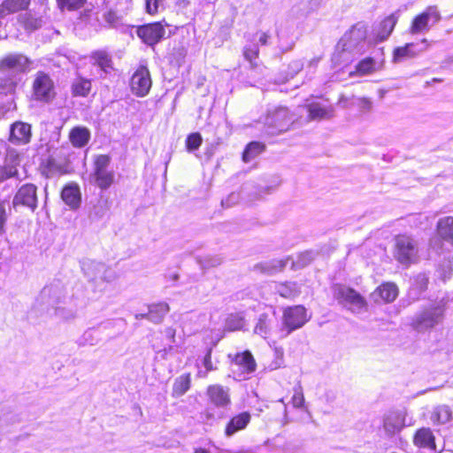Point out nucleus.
I'll use <instances>...</instances> for the list:
<instances>
[{
    "mask_svg": "<svg viewBox=\"0 0 453 453\" xmlns=\"http://www.w3.org/2000/svg\"><path fill=\"white\" fill-rule=\"evenodd\" d=\"M250 419L251 415L248 411H243L234 416L226 426V436L231 437L237 432L245 429L250 422Z\"/></svg>",
    "mask_w": 453,
    "mask_h": 453,
    "instance_id": "nucleus-23",
    "label": "nucleus"
},
{
    "mask_svg": "<svg viewBox=\"0 0 453 453\" xmlns=\"http://www.w3.org/2000/svg\"><path fill=\"white\" fill-rule=\"evenodd\" d=\"M92 177L101 190L108 189L113 183V165L109 155H96L93 160Z\"/></svg>",
    "mask_w": 453,
    "mask_h": 453,
    "instance_id": "nucleus-5",
    "label": "nucleus"
},
{
    "mask_svg": "<svg viewBox=\"0 0 453 453\" xmlns=\"http://www.w3.org/2000/svg\"><path fill=\"white\" fill-rule=\"evenodd\" d=\"M264 150L265 145L263 143L259 142H251L246 146L242 153V160L245 163H249L262 153Z\"/></svg>",
    "mask_w": 453,
    "mask_h": 453,
    "instance_id": "nucleus-36",
    "label": "nucleus"
},
{
    "mask_svg": "<svg viewBox=\"0 0 453 453\" xmlns=\"http://www.w3.org/2000/svg\"><path fill=\"white\" fill-rule=\"evenodd\" d=\"M61 8L67 10H76L83 6L86 0H58Z\"/></svg>",
    "mask_w": 453,
    "mask_h": 453,
    "instance_id": "nucleus-51",
    "label": "nucleus"
},
{
    "mask_svg": "<svg viewBox=\"0 0 453 453\" xmlns=\"http://www.w3.org/2000/svg\"><path fill=\"white\" fill-rule=\"evenodd\" d=\"M164 0H146V10L150 14L157 12L158 6Z\"/></svg>",
    "mask_w": 453,
    "mask_h": 453,
    "instance_id": "nucleus-56",
    "label": "nucleus"
},
{
    "mask_svg": "<svg viewBox=\"0 0 453 453\" xmlns=\"http://www.w3.org/2000/svg\"><path fill=\"white\" fill-rule=\"evenodd\" d=\"M12 206H24L34 211L37 207L36 186L30 183L22 185L13 197Z\"/></svg>",
    "mask_w": 453,
    "mask_h": 453,
    "instance_id": "nucleus-17",
    "label": "nucleus"
},
{
    "mask_svg": "<svg viewBox=\"0 0 453 453\" xmlns=\"http://www.w3.org/2000/svg\"><path fill=\"white\" fill-rule=\"evenodd\" d=\"M443 318V308L441 305L431 306L415 316L412 326L418 332L428 330L438 325Z\"/></svg>",
    "mask_w": 453,
    "mask_h": 453,
    "instance_id": "nucleus-9",
    "label": "nucleus"
},
{
    "mask_svg": "<svg viewBox=\"0 0 453 453\" xmlns=\"http://www.w3.org/2000/svg\"><path fill=\"white\" fill-rule=\"evenodd\" d=\"M275 323L276 319L274 317V313L271 315L267 313H262L259 315L254 327V334L261 336L264 339H268L272 334Z\"/></svg>",
    "mask_w": 453,
    "mask_h": 453,
    "instance_id": "nucleus-25",
    "label": "nucleus"
},
{
    "mask_svg": "<svg viewBox=\"0 0 453 453\" xmlns=\"http://www.w3.org/2000/svg\"><path fill=\"white\" fill-rule=\"evenodd\" d=\"M69 140L75 148H83L90 140V131L85 127H74L69 133Z\"/></svg>",
    "mask_w": 453,
    "mask_h": 453,
    "instance_id": "nucleus-27",
    "label": "nucleus"
},
{
    "mask_svg": "<svg viewBox=\"0 0 453 453\" xmlns=\"http://www.w3.org/2000/svg\"><path fill=\"white\" fill-rule=\"evenodd\" d=\"M61 198L72 210L79 208L81 203L80 187L75 183L67 184L62 189Z\"/></svg>",
    "mask_w": 453,
    "mask_h": 453,
    "instance_id": "nucleus-22",
    "label": "nucleus"
},
{
    "mask_svg": "<svg viewBox=\"0 0 453 453\" xmlns=\"http://www.w3.org/2000/svg\"><path fill=\"white\" fill-rule=\"evenodd\" d=\"M288 260H273L269 264L263 265L262 267L265 272L273 273L282 270L288 263Z\"/></svg>",
    "mask_w": 453,
    "mask_h": 453,
    "instance_id": "nucleus-49",
    "label": "nucleus"
},
{
    "mask_svg": "<svg viewBox=\"0 0 453 453\" xmlns=\"http://www.w3.org/2000/svg\"><path fill=\"white\" fill-rule=\"evenodd\" d=\"M55 86L49 74L38 72L33 81V96L37 101L50 102L55 97Z\"/></svg>",
    "mask_w": 453,
    "mask_h": 453,
    "instance_id": "nucleus-11",
    "label": "nucleus"
},
{
    "mask_svg": "<svg viewBox=\"0 0 453 453\" xmlns=\"http://www.w3.org/2000/svg\"><path fill=\"white\" fill-rule=\"evenodd\" d=\"M438 236L431 239L430 248L436 253L443 251L442 241L453 246V217L448 216L439 219L437 223Z\"/></svg>",
    "mask_w": 453,
    "mask_h": 453,
    "instance_id": "nucleus-13",
    "label": "nucleus"
},
{
    "mask_svg": "<svg viewBox=\"0 0 453 453\" xmlns=\"http://www.w3.org/2000/svg\"><path fill=\"white\" fill-rule=\"evenodd\" d=\"M296 18L291 12L290 16L277 28L278 46L283 52L292 50L298 38L296 32Z\"/></svg>",
    "mask_w": 453,
    "mask_h": 453,
    "instance_id": "nucleus-10",
    "label": "nucleus"
},
{
    "mask_svg": "<svg viewBox=\"0 0 453 453\" xmlns=\"http://www.w3.org/2000/svg\"><path fill=\"white\" fill-rule=\"evenodd\" d=\"M334 297L353 313L361 312L367 305L365 299L358 292L344 285L334 287Z\"/></svg>",
    "mask_w": 453,
    "mask_h": 453,
    "instance_id": "nucleus-7",
    "label": "nucleus"
},
{
    "mask_svg": "<svg viewBox=\"0 0 453 453\" xmlns=\"http://www.w3.org/2000/svg\"><path fill=\"white\" fill-rule=\"evenodd\" d=\"M440 20L441 14L437 6H428L424 12L414 17L409 27V33L413 35L426 34Z\"/></svg>",
    "mask_w": 453,
    "mask_h": 453,
    "instance_id": "nucleus-8",
    "label": "nucleus"
},
{
    "mask_svg": "<svg viewBox=\"0 0 453 453\" xmlns=\"http://www.w3.org/2000/svg\"><path fill=\"white\" fill-rule=\"evenodd\" d=\"M190 374H182L178 377L173 387V394L176 396L183 395L190 388Z\"/></svg>",
    "mask_w": 453,
    "mask_h": 453,
    "instance_id": "nucleus-37",
    "label": "nucleus"
},
{
    "mask_svg": "<svg viewBox=\"0 0 453 453\" xmlns=\"http://www.w3.org/2000/svg\"><path fill=\"white\" fill-rule=\"evenodd\" d=\"M294 121L295 115L288 108L278 106L268 111L265 126L266 132L273 135L288 130Z\"/></svg>",
    "mask_w": 453,
    "mask_h": 453,
    "instance_id": "nucleus-3",
    "label": "nucleus"
},
{
    "mask_svg": "<svg viewBox=\"0 0 453 453\" xmlns=\"http://www.w3.org/2000/svg\"><path fill=\"white\" fill-rule=\"evenodd\" d=\"M167 355V350L166 349H164V355L162 356L163 357H165V356Z\"/></svg>",
    "mask_w": 453,
    "mask_h": 453,
    "instance_id": "nucleus-62",
    "label": "nucleus"
},
{
    "mask_svg": "<svg viewBox=\"0 0 453 453\" xmlns=\"http://www.w3.org/2000/svg\"><path fill=\"white\" fill-rule=\"evenodd\" d=\"M310 319L306 309L303 305L288 307L283 311L282 326L287 331L285 335L301 328Z\"/></svg>",
    "mask_w": 453,
    "mask_h": 453,
    "instance_id": "nucleus-12",
    "label": "nucleus"
},
{
    "mask_svg": "<svg viewBox=\"0 0 453 453\" xmlns=\"http://www.w3.org/2000/svg\"><path fill=\"white\" fill-rule=\"evenodd\" d=\"M151 85L152 81L148 67L141 65L131 77V91L136 96L143 97L149 94Z\"/></svg>",
    "mask_w": 453,
    "mask_h": 453,
    "instance_id": "nucleus-14",
    "label": "nucleus"
},
{
    "mask_svg": "<svg viewBox=\"0 0 453 453\" xmlns=\"http://www.w3.org/2000/svg\"><path fill=\"white\" fill-rule=\"evenodd\" d=\"M244 326V318L240 313L230 314L226 319V329L228 331L241 330Z\"/></svg>",
    "mask_w": 453,
    "mask_h": 453,
    "instance_id": "nucleus-43",
    "label": "nucleus"
},
{
    "mask_svg": "<svg viewBox=\"0 0 453 453\" xmlns=\"http://www.w3.org/2000/svg\"><path fill=\"white\" fill-rule=\"evenodd\" d=\"M292 404L295 408H301L304 404V396L300 385L294 388V395L291 399Z\"/></svg>",
    "mask_w": 453,
    "mask_h": 453,
    "instance_id": "nucleus-48",
    "label": "nucleus"
},
{
    "mask_svg": "<svg viewBox=\"0 0 453 453\" xmlns=\"http://www.w3.org/2000/svg\"><path fill=\"white\" fill-rule=\"evenodd\" d=\"M398 295V289L396 285L393 283H385L380 286L375 292L373 296L375 301H378L376 296H380L382 301L386 303L393 302Z\"/></svg>",
    "mask_w": 453,
    "mask_h": 453,
    "instance_id": "nucleus-32",
    "label": "nucleus"
},
{
    "mask_svg": "<svg viewBox=\"0 0 453 453\" xmlns=\"http://www.w3.org/2000/svg\"><path fill=\"white\" fill-rule=\"evenodd\" d=\"M169 310L166 303H153L148 307V319L154 324H160Z\"/></svg>",
    "mask_w": 453,
    "mask_h": 453,
    "instance_id": "nucleus-31",
    "label": "nucleus"
},
{
    "mask_svg": "<svg viewBox=\"0 0 453 453\" xmlns=\"http://www.w3.org/2000/svg\"><path fill=\"white\" fill-rule=\"evenodd\" d=\"M303 62L301 59L293 60L288 65V73L291 77L297 74L303 68Z\"/></svg>",
    "mask_w": 453,
    "mask_h": 453,
    "instance_id": "nucleus-54",
    "label": "nucleus"
},
{
    "mask_svg": "<svg viewBox=\"0 0 453 453\" xmlns=\"http://www.w3.org/2000/svg\"><path fill=\"white\" fill-rule=\"evenodd\" d=\"M400 18V11H396L386 17L379 25L375 31L376 42L386 41L392 34L398 19Z\"/></svg>",
    "mask_w": 453,
    "mask_h": 453,
    "instance_id": "nucleus-20",
    "label": "nucleus"
},
{
    "mask_svg": "<svg viewBox=\"0 0 453 453\" xmlns=\"http://www.w3.org/2000/svg\"><path fill=\"white\" fill-rule=\"evenodd\" d=\"M367 27L358 22L351 27L336 45L332 61L334 65H347L354 59L363 55L369 49L366 41Z\"/></svg>",
    "mask_w": 453,
    "mask_h": 453,
    "instance_id": "nucleus-1",
    "label": "nucleus"
},
{
    "mask_svg": "<svg viewBox=\"0 0 453 453\" xmlns=\"http://www.w3.org/2000/svg\"><path fill=\"white\" fill-rule=\"evenodd\" d=\"M430 47L429 42L424 38L419 42H410L404 46L397 47L393 52V61L400 63L404 60L413 58L426 51Z\"/></svg>",
    "mask_w": 453,
    "mask_h": 453,
    "instance_id": "nucleus-16",
    "label": "nucleus"
},
{
    "mask_svg": "<svg viewBox=\"0 0 453 453\" xmlns=\"http://www.w3.org/2000/svg\"><path fill=\"white\" fill-rule=\"evenodd\" d=\"M91 58L94 65L100 67L101 71L105 74L110 73L112 70L111 58L109 53L104 50H96L93 52Z\"/></svg>",
    "mask_w": 453,
    "mask_h": 453,
    "instance_id": "nucleus-33",
    "label": "nucleus"
},
{
    "mask_svg": "<svg viewBox=\"0 0 453 453\" xmlns=\"http://www.w3.org/2000/svg\"><path fill=\"white\" fill-rule=\"evenodd\" d=\"M203 139L199 133L190 134L186 139V147L188 151L196 150L202 144Z\"/></svg>",
    "mask_w": 453,
    "mask_h": 453,
    "instance_id": "nucleus-47",
    "label": "nucleus"
},
{
    "mask_svg": "<svg viewBox=\"0 0 453 453\" xmlns=\"http://www.w3.org/2000/svg\"><path fill=\"white\" fill-rule=\"evenodd\" d=\"M137 35L148 45L153 46L165 35L164 27L158 23H150L136 28Z\"/></svg>",
    "mask_w": 453,
    "mask_h": 453,
    "instance_id": "nucleus-18",
    "label": "nucleus"
},
{
    "mask_svg": "<svg viewBox=\"0 0 453 453\" xmlns=\"http://www.w3.org/2000/svg\"><path fill=\"white\" fill-rule=\"evenodd\" d=\"M134 26L124 25L115 19V33L118 35H122L125 41L128 42L134 38Z\"/></svg>",
    "mask_w": 453,
    "mask_h": 453,
    "instance_id": "nucleus-45",
    "label": "nucleus"
},
{
    "mask_svg": "<svg viewBox=\"0 0 453 453\" xmlns=\"http://www.w3.org/2000/svg\"><path fill=\"white\" fill-rule=\"evenodd\" d=\"M275 291L282 297L293 298L299 295V287L296 282H282L274 284Z\"/></svg>",
    "mask_w": 453,
    "mask_h": 453,
    "instance_id": "nucleus-35",
    "label": "nucleus"
},
{
    "mask_svg": "<svg viewBox=\"0 0 453 453\" xmlns=\"http://www.w3.org/2000/svg\"><path fill=\"white\" fill-rule=\"evenodd\" d=\"M319 58H313L309 61L308 67L309 68H315L318 65V63L319 62Z\"/></svg>",
    "mask_w": 453,
    "mask_h": 453,
    "instance_id": "nucleus-59",
    "label": "nucleus"
},
{
    "mask_svg": "<svg viewBox=\"0 0 453 453\" xmlns=\"http://www.w3.org/2000/svg\"><path fill=\"white\" fill-rule=\"evenodd\" d=\"M419 243L408 234H397L394 238L393 255L395 259L404 266H409L418 258Z\"/></svg>",
    "mask_w": 453,
    "mask_h": 453,
    "instance_id": "nucleus-2",
    "label": "nucleus"
},
{
    "mask_svg": "<svg viewBox=\"0 0 453 453\" xmlns=\"http://www.w3.org/2000/svg\"><path fill=\"white\" fill-rule=\"evenodd\" d=\"M240 197L241 196L239 193L233 192L226 199L221 201V204L223 207L229 208L237 203L240 200Z\"/></svg>",
    "mask_w": 453,
    "mask_h": 453,
    "instance_id": "nucleus-55",
    "label": "nucleus"
},
{
    "mask_svg": "<svg viewBox=\"0 0 453 453\" xmlns=\"http://www.w3.org/2000/svg\"><path fill=\"white\" fill-rule=\"evenodd\" d=\"M256 370V362L250 351H244L235 355L232 363L233 372H239V376L243 378Z\"/></svg>",
    "mask_w": 453,
    "mask_h": 453,
    "instance_id": "nucleus-19",
    "label": "nucleus"
},
{
    "mask_svg": "<svg viewBox=\"0 0 453 453\" xmlns=\"http://www.w3.org/2000/svg\"><path fill=\"white\" fill-rule=\"evenodd\" d=\"M322 0H309L306 4L301 7H295L291 10L292 15L299 18V12H301L300 16L306 17L310 13L317 11L321 5Z\"/></svg>",
    "mask_w": 453,
    "mask_h": 453,
    "instance_id": "nucleus-38",
    "label": "nucleus"
},
{
    "mask_svg": "<svg viewBox=\"0 0 453 453\" xmlns=\"http://www.w3.org/2000/svg\"><path fill=\"white\" fill-rule=\"evenodd\" d=\"M10 160L11 164H6L4 166H0V182L16 175L18 171L16 165L19 164V157L13 151L8 154L7 161Z\"/></svg>",
    "mask_w": 453,
    "mask_h": 453,
    "instance_id": "nucleus-34",
    "label": "nucleus"
},
{
    "mask_svg": "<svg viewBox=\"0 0 453 453\" xmlns=\"http://www.w3.org/2000/svg\"><path fill=\"white\" fill-rule=\"evenodd\" d=\"M413 444L419 449L435 450V437L429 427H421L413 436Z\"/></svg>",
    "mask_w": 453,
    "mask_h": 453,
    "instance_id": "nucleus-21",
    "label": "nucleus"
},
{
    "mask_svg": "<svg viewBox=\"0 0 453 453\" xmlns=\"http://www.w3.org/2000/svg\"><path fill=\"white\" fill-rule=\"evenodd\" d=\"M90 88V81L82 78L76 79L72 85V89L74 96H86L88 94Z\"/></svg>",
    "mask_w": 453,
    "mask_h": 453,
    "instance_id": "nucleus-40",
    "label": "nucleus"
},
{
    "mask_svg": "<svg viewBox=\"0 0 453 453\" xmlns=\"http://www.w3.org/2000/svg\"><path fill=\"white\" fill-rule=\"evenodd\" d=\"M195 453H209V451L203 449H196Z\"/></svg>",
    "mask_w": 453,
    "mask_h": 453,
    "instance_id": "nucleus-61",
    "label": "nucleus"
},
{
    "mask_svg": "<svg viewBox=\"0 0 453 453\" xmlns=\"http://www.w3.org/2000/svg\"><path fill=\"white\" fill-rule=\"evenodd\" d=\"M203 365L205 367V372L199 371L197 375L199 377L205 378L207 376V373L211 371H213L215 368L213 367L212 362H211V349H209L203 358Z\"/></svg>",
    "mask_w": 453,
    "mask_h": 453,
    "instance_id": "nucleus-52",
    "label": "nucleus"
},
{
    "mask_svg": "<svg viewBox=\"0 0 453 453\" xmlns=\"http://www.w3.org/2000/svg\"><path fill=\"white\" fill-rule=\"evenodd\" d=\"M19 19L25 29L28 31H35L40 28L42 25V19L41 18H35L30 13L20 15Z\"/></svg>",
    "mask_w": 453,
    "mask_h": 453,
    "instance_id": "nucleus-41",
    "label": "nucleus"
},
{
    "mask_svg": "<svg viewBox=\"0 0 453 453\" xmlns=\"http://www.w3.org/2000/svg\"><path fill=\"white\" fill-rule=\"evenodd\" d=\"M30 0H5L2 6L8 13L17 12L28 7Z\"/></svg>",
    "mask_w": 453,
    "mask_h": 453,
    "instance_id": "nucleus-39",
    "label": "nucleus"
},
{
    "mask_svg": "<svg viewBox=\"0 0 453 453\" xmlns=\"http://www.w3.org/2000/svg\"><path fill=\"white\" fill-rule=\"evenodd\" d=\"M96 331L89 329L84 332L82 336L79 340L80 345H94L96 343L95 337Z\"/></svg>",
    "mask_w": 453,
    "mask_h": 453,
    "instance_id": "nucleus-53",
    "label": "nucleus"
},
{
    "mask_svg": "<svg viewBox=\"0 0 453 453\" xmlns=\"http://www.w3.org/2000/svg\"><path fill=\"white\" fill-rule=\"evenodd\" d=\"M380 68L378 62L373 58H365L360 60L354 72H350L349 75L365 76L371 74Z\"/></svg>",
    "mask_w": 453,
    "mask_h": 453,
    "instance_id": "nucleus-30",
    "label": "nucleus"
},
{
    "mask_svg": "<svg viewBox=\"0 0 453 453\" xmlns=\"http://www.w3.org/2000/svg\"><path fill=\"white\" fill-rule=\"evenodd\" d=\"M257 40L261 45H267L271 35L266 32L257 33Z\"/></svg>",
    "mask_w": 453,
    "mask_h": 453,
    "instance_id": "nucleus-57",
    "label": "nucleus"
},
{
    "mask_svg": "<svg viewBox=\"0 0 453 453\" xmlns=\"http://www.w3.org/2000/svg\"><path fill=\"white\" fill-rule=\"evenodd\" d=\"M29 63V59L22 54H9L0 62V73L9 80V86L13 87L17 83V76L27 70Z\"/></svg>",
    "mask_w": 453,
    "mask_h": 453,
    "instance_id": "nucleus-4",
    "label": "nucleus"
},
{
    "mask_svg": "<svg viewBox=\"0 0 453 453\" xmlns=\"http://www.w3.org/2000/svg\"><path fill=\"white\" fill-rule=\"evenodd\" d=\"M307 110L311 119H323L333 117V108L318 102L309 104L307 105Z\"/></svg>",
    "mask_w": 453,
    "mask_h": 453,
    "instance_id": "nucleus-28",
    "label": "nucleus"
},
{
    "mask_svg": "<svg viewBox=\"0 0 453 453\" xmlns=\"http://www.w3.org/2000/svg\"><path fill=\"white\" fill-rule=\"evenodd\" d=\"M165 336L171 340V342H175V334H176V330L173 327H167L165 328Z\"/></svg>",
    "mask_w": 453,
    "mask_h": 453,
    "instance_id": "nucleus-58",
    "label": "nucleus"
},
{
    "mask_svg": "<svg viewBox=\"0 0 453 453\" xmlns=\"http://www.w3.org/2000/svg\"><path fill=\"white\" fill-rule=\"evenodd\" d=\"M64 291L59 282L45 286L36 297L33 309L40 313H50L57 304H60Z\"/></svg>",
    "mask_w": 453,
    "mask_h": 453,
    "instance_id": "nucleus-6",
    "label": "nucleus"
},
{
    "mask_svg": "<svg viewBox=\"0 0 453 453\" xmlns=\"http://www.w3.org/2000/svg\"><path fill=\"white\" fill-rule=\"evenodd\" d=\"M280 402L284 403V399L283 398L280 399Z\"/></svg>",
    "mask_w": 453,
    "mask_h": 453,
    "instance_id": "nucleus-63",
    "label": "nucleus"
},
{
    "mask_svg": "<svg viewBox=\"0 0 453 453\" xmlns=\"http://www.w3.org/2000/svg\"><path fill=\"white\" fill-rule=\"evenodd\" d=\"M258 51V47L256 44L246 46L243 50V56L253 65V61L257 59Z\"/></svg>",
    "mask_w": 453,
    "mask_h": 453,
    "instance_id": "nucleus-50",
    "label": "nucleus"
},
{
    "mask_svg": "<svg viewBox=\"0 0 453 453\" xmlns=\"http://www.w3.org/2000/svg\"><path fill=\"white\" fill-rule=\"evenodd\" d=\"M31 127L24 122H15L11 127L10 141L14 144H25L30 141Z\"/></svg>",
    "mask_w": 453,
    "mask_h": 453,
    "instance_id": "nucleus-24",
    "label": "nucleus"
},
{
    "mask_svg": "<svg viewBox=\"0 0 453 453\" xmlns=\"http://www.w3.org/2000/svg\"><path fill=\"white\" fill-rule=\"evenodd\" d=\"M452 418V411L447 405H438L431 412L430 419L433 425H445Z\"/></svg>",
    "mask_w": 453,
    "mask_h": 453,
    "instance_id": "nucleus-29",
    "label": "nucleus"
},
{
    "mask_svg": "<svg viewBox=\"0 0 453 453\" xmlns=\"http://www.w3.org/2000/svg\"><path fill=\"white\" fill-rule=\"evenodd\" d=\"M11 211L9 202L0 199V236L6 232L5 226Z\"/></svg>",
    "mask_w": 453,
    "mask_h": 453,
    "instance_id": "nucleus-44",
    "label": "nucleus"
},
{
    "mask_svg": "<svg viewBox=\"0 0 453 453\" xmlns=\"http://www.w3.org/2000/svg\"><path fill=\"white\" fill-rule=\"evenodd\" d=\"M407 411L404 409L390 410L383 415L382 426L385 433L392 436L400 433L406 426Z\"/></svg>",
    "mask_w": 453,
    "mask_h": 453,
    "instance_id": "nucleus-15",
    "label": "nucleus"
},
{
    "mask_svg": "<svg viewBox=\"0 0 453 453\" xmlns=\"http://www.w3.org/2000/svg\"><path fill=\"white\" fill-rule=\"evenodd\" d=\"M316 256L317 253L315 251L305 250L297 256L296 259L292 262V265L295 268H303L311 264Z\"/></svg>",
    "mask_w": 453,
    "mask_h": 453,
    "instance_id": "nucleus-42",
    "label": "nucleus"
},
{
    "mask_svg": "<svg viewBox=\"0 0 453 453\" xmlns=\"http://www.w3.org/2000/svg\"><path fill=\"white\" fill-rule=\"evenodd\" d=\"M284 412H285V415L287 414V407L285 406V409H284Z\"/></svg>",
    "mask_w": 453,
    "mask_h": 453,
    "instance_id": "nucleus-64",
    "label": "nucleus"
},
{
    "mask_svg": "<svg viewBox=\"0 0 453 453\" xmlns=\"http://www.w3.org/2000/svg\"><path fill=\"white\" fill-rule=\"evenodd\" d=\"M50 317H55L59 319H70L74 317V312L72 310L66 309L65 307L59 306L57 304L53 307L50 313H47Z\"/></svg>",
    "mask_w": 453,
    "mask_h": 453,
    "instance_id": "nucleus-46",
    "label": "nucleus"
},
{
    "mask_svg": "<svg viewBox=\"0 0 453 453\" xmlns=\"http://www.w3.org/2000/svg\"><path fill=\"white\" fill-rule=\"evenodd\" d=\"M135 319H148V312L147 313H140L135 315Z\"/></svg>",
    "mask_w": 453,
    "mask_h": 453,
    "instance_id": "nucleus-60",
    "label": "nucleus"
},
{
    "mask_svg": "<svg viewBox=\"0 0 453 453\" xmlns=\"http://www.w3.org/2000/svg\"><path fill=\"white\" fill-rule=\"evenodd\" d=\"M207 394L211 403L218 407H225L230 403L228 389L220 385L210 386Z\"/></svg>",
    "mask_w": 453,
    "mask_h": 453,
    "instance_id": "nucleus-26",
    "label": "nucleus"
}]
</instances>
